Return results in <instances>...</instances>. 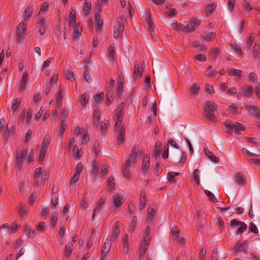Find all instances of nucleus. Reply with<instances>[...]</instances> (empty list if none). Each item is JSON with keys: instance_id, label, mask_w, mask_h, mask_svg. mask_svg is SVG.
Listing matches in <instances>:
<instances>
[{"instance_id": "31", "label": "nucleus", "mask_w": 260, "mask_h": 260, "mask_svg": "<svg viewBox=\"0 0 260 260\" xmlns=\"http://www.w3.org/2000/svg\"><path fill=\"white\" fill-rule=\"evenodd\" d=\"M73 246V243H68L65 246L64 251V255L67 257H69L71 256L72 252V247Z\"/></svg>"}, {"instance_id": "42", "label": "nucleus", "mask_w": 260, "mask_h": 260, "mask_svg": "<svg viewBox=\"0 0 260 260\" xmlns=\"http://www.w3.org/2000/svg\"><path fill=\"white\" fill-rule=\"evenodd\" d=\"M63 99V96L62 95V88L60 86L59 87V91L58 93L56 96V104L58 107H60L61 105L62 100Z\"/></svg>"}, {"instance_id": "29", "label": "nucleus", "mask_w": 260, "mask_h": 260, "mask_svg": "<svg viewBox=\"0 0 260 260\" xmlns=\"http://www.w3.org/2000/svg\"><path fill=\"white\" fill-rule=\"evenodd\" d=\"M252 55L255 59H257L258 57V54L260 52V45L259 43L256 42L252 49Z\"/></svg>"}, {"instance_id": "32", "label": "nucleus", "mask_w": 260, "mask_h": 260, "mask_svg": "<svg viewBox=\"0 0 260 260\" xmlns=\"http://www.w3.org/2000/svg\"><path fill=\"white\" fill-rule=\"evenodd\" d=\"M100 118V112L96 110L94 111L93 114V120L94 123V125L98 127L99 126V120Z\"/></svg>"}, {"instance_id": "20", "label": "nucleus", "mask_w": 260, "mask_h": 260, "mask_svg": "<svg viewBox=\"0 0 260 260\" xmlns=\"http://www.w3.org/2000/svg\"><path fill=\"white\" fill-rule=\"evenodd\" d=\"M228 73L229 76L232 77H237L239 79L242 76V71L239 69L234 68H230L228 69Z\"/></svg>"}, {"instance_id": "44", "label": "nucleus", "mask_w": 260, "mask_h": 260, "mask_svg": "<svg viewBox=\"0 0 260 260\" xmlns=\"http://www.w3.org/2000/svg\"><path fill=\"white\" fill-rule=\"evenodd\" d=\"M115 179L113 176H110L108 179L107 187L108 189L112 190L115 187Z\"/></svg>"}, {"instance_id": "51", "label": "nucleus", "mask_w": 260, "mask_h": 260, "mask_svg": "<svg viewBox=\"0 0 260 260\" xmlns=\"http://www.w3.org/2000/svg\"><path fill=\"white\" fill-rule=\"evenodd\" d=\"M73 27H74V38L75 39H78L80 35L79 25L76 24Z\"/></svg>"}, {"instance_id": "38", "label": "nucleus", "mask_w": 260, "mask_h": 260, "mask_svg": "<svg viewBox=\"0 0 260 260\" xmlns=\"http://www.w3.org/2000/svg\"><path fill=\"white\" fill-rule=\"evenodd\" d=\"M88 100L87 99V94L86 93L80 94L79 102L80 106L82 108H85Z\"/></svg>"}, {"instance_id": "3", "label": "nucleus", "mask_w": 260, "mask_h": 260, "mask_svg": "<svg viewBox=\"0 0 260 260\" xmlns=\"http://www.w3.org/2000/svg\"><path fill=\"white\" fill-rule=\"evenodd\" d=\"M124 108V103L122 102L116 108L114 117L116 119L115 129L119 128L123 120V114L122 113Z\"/></svg>"}, {"instance_id": "14", "label": "nucleus", "mask_w": 260, "mask_h": 260, "mask_svg": "<svg viewBox=\"0 0 260 260\" xmlns=\"http://www.w3.org/2000/svg\"><path fill=\"white\" fill-rule=\"evenodd\" d=\"M247 111L250 113L251 115L255 116L256 118H260V108L258 107L248 106L246 107Z\"/></svg>"}, {"instance_id": "57", "label": "nucleus", "mask_w": 260, "mask_h": 260, "mask_svg": "<svg viewBox=\"0 0 260 260\" xmlns=\"http://www.w3.org/2000/svg\"><path fill=\"white\" fill-rule=\"evenodd\" d=\"M169 156V145L168 144H166L164 146L163 151L162 153V157L164 159H166Z\"/></svg>"}, {"instance_id": "6", "label": "nucleus", "mask_w": 260, "mask_h": 260, "mask_svg": "<svg viewBox=\"0 0 260 260\" xmlns=\"http://www.w3.org/2000/svg\"><path fill=\"white\" fill-rule=\"evenodd\" d=\"M101 3L100 0H98L95 4L96 11L95 12V20L96 23V31H100L102 29L103 24V20L100 15V12L102 9Z\"/></svg>"}, {"instance_id": "4", "label": "nucleus", "mask_w": 260, "mask_h": 260, "mask_svg": "<svg viewBox=\"0 0 260 260\" xmlns=\"http://www.w3.org/2000/svg\"><path fill=\"white\" fill-rule=\"evenodd\" d=\"M125 19L123 17H119L117 19V25L114 26L113 29V37L117 39L122 35L124 29Z\"/></svg>"}, {"instance_id": "33", "label": "nucleus", "mask_w": 260, "mask_h": 260, "mask_svg": "<svg viewBox=\"0 0 260 260\" xmlns=\"http://www.w3.org/2000/svg\"><path fill=\"white\" fill-rule=\"evenodd\" d=\"M18 213L21 218H25L27 214V210L24 208L23 206L21 204L18 208Z\"/></svg>"}, {"instance_id": "5", "label": "nucleus", "mask_w": 260, "mask_h": 260, "mask_svg": "<svg viewBox=\"0 0 260 260\" xmlns=\"http://www.w3.org/2000/svg\"><path fill=\"white\" fill-rule=\"evenodd\" d=\"M45 180V177L43 174L42 168L41 167L36 168L34 173V187H38L40 184H43Z\"/></svg>"}, {"instance_id": "9", "label": "nucleus", "mask_w": 260, "mask_h": 260, "mask_svg": "<svg viewBox=\"0 0 260 260\" xmlns=\"http://www.w3.org/2000/svg\"><path fill=\"white\" fill-rule=\"evenodd\" d=\"M50 143V140L48 136H45L43 138V142L41 144V149L39 154V159L40 161H43L46 153L47 151L49 144Z\"/></svg>"}, {"instance_id": "36", "label": "nucleus", "mask_w": 260, "mask_h": 260, "mask_svg": "<svg viewBox=\"0 0 260 260\" xmlns=\"http://www.w3.org/2000/svg\"><path fill=\"white\" fill-rule=\"evenodd\" d=\"M21 103V99L18 98L15 100L11 108V112H14L18 108Z\"/></svg>"}, {"instance_id": "11", "label": "nucleus", "mask_w": 260, "mask_h": 260, "mask_svg": "<svg viewBox=\"0 0 260 260\" xmlns=\"http://www.w3.org/2000/svg\"><path fill=\"white\" fill-rule=\"evenodd\" d=\"M248 249V243L246 241L242 242L238 241L233 249L234 252H244L247 253Z\"/></svg>"}, {"instance_id": "49", "label": "nucleus", "mask_w": 260, "mask_h": 260, "mask_svg": "<svg viewBox=\"0 0 260 260\" xmlns=\"http://www.w3.org/2000/svg\"><path fill=\"white\" fill-rule=\"evenodd\" d=\"M171 233L172 237L174 239H176L179 236V230L176 226H173Z\"/></svg>"}, {"instance_id": "13", "label": "nucleus", "mask_w": 260, "mask_h": 260, "mask_svg": "<svg viewBox=\"0 0 260 260\" xmlns=\"http://www.w3.org/2000/svg\"><path fill=\"white\" fill-rule=\"evenodd\" d=\"M46 21L43 17H39L38 20V23L39 25V33L40 35H43L45 34L47 28V25H46Z\"/></svg>"}, {"instance_id": "15", "label": "nucleus", "mask_w": 260, "mask_h": 260, "mask_svg": "<svg viewBox=\"0 0 260 260\" xmlns=\"http://www.w3.org/2000/svg\"><path fill=\"white\" fill-rule=\"evenodd\" d=\"M150 157L147 154L145 155L143 157L142 162V171L145 175L147 172L148 168L150 166Z\"/></svg>"}, {"instance_id": "46", "label": "nucleus", "mask_w": 260, "mask_h": 260, "mask_svg": "<svg viewBox=\"0 0 260 260\" xmlns=\"http://www.w3.org/2000/svg\"><path fill=\"white\" fill-rule=\"evenodd\" d=\"M91 8V3L87 0L85 1L84 7L82 10V12L85 15H87L89 13V11Z\"/></svg>"}, {"instance_id": "10", "label": "nucleus", "mask_w": 260, "mask_h": 260, "mask_svg": "<svg viewBox=\"0 0 260 260\" xmlns=\"http://www.w3.org/2000/svg\"><path fill=\"white\" fill-rule=\"evenodd\" d=\"M26 28V22L24 21L20 22L17 29V39L19 42L22 41L24 36L25 35Z\"/></svg>"}, {"instance_id": "62", "label": "nucleus", "mask_w": 260, "mask_h": 260, "mask_svg": "<svg viewBox=\"0 0 260 260\" xmlns=\"http://www.w3.org/2000/svg\"><path fill=\"white\" fill-rule=\"evenodd\" d=\"M249 231L250 232H252L256 234H257L258 232V229L256 225L253 222L250 223V225L249 227Z\"/></svg>"}, {"instance_id": "19", "label": "nucleus", "mask_w": 260, "mask_h": 260, "mask_svg": "<svg viewBox=\"0 0 260 260\" xmlns=\"http://www.w3.org/2000/svg\"><path fill=\"white\" fill-rule=\"evenodd\" d=\"M104 203H105V200L103 199V197H101L98 201L96 207L93 209V214L92 215V220H94V216L95 215V213L96 212L99 213V212H101L102 206L104 204Z\"/></svg>"}, {"instance_id": "12", "label": "nucleus", "mask_w": 260, "mask_h": 260, "mask_svg": "<svg viewBox=\"0 0 260 260\" xmlns=\"http://www.w3.org/2000/svg\"><path fill=\"white\" fill-rule=\"evenodd\" d=\"M200 21L198 19H194L185 25V32H192L200 25Z\"/></svg>"}, {"instance_id": "55", "label": "nucleus", "mask_w": 260, "mask_h": 260, "mask_svg": "<svg viewBox=\"0 0 260 260\" xmlns=\"http://www.w3.org/2000/svg\"><path fill=\"white\" fill-rule=\"evenodd\" d=\"M66 123L64 119L61 120L60 122V125L59 127V133L60 137H62L63 134L64 133L66 130Z\"/></svg>"}, {"instance_id": "27", "label": "nucleus", "mask_w": 260, "mask_h": 260, "mask_svg": "<svg viewBox=\"0 0 260 260\" xmlns=\"http://www.w3.org/2000/svg\"><path fill=\"white\" fill-rule=\"evenodd\" d=\"M28 74L26 73V72H25L23 74V76L21 78V82L19 87V91L21 92V91H23L25 87L26 83V80L27 78Z\"/></svg>"}, {"instance_id": "63", "label": "nucleus", "mask_w": 260, "mask_h": 260, "mask_svg": "<svg viewBox=\"0 0 260 260\" xmlns=\"http://www.w3.org/2000/svg\"><path fill=\"white\" fill-rule=\"evenodd\" d=\"M83 75H84V78L86 82H87L88 83H90L91 82L92 79L90 76L89 72L87 70H86L84 71V72L83 73Z\"/></svg>"}, {"instance_id": "50", "label": "nucleus", "mask_w": 260, "mask_h": 260, "mask_svg": "<svg viewBox=\"0 0 260 260\" xmlns=\"http://www.w3.org/2000/svg\"><path fill=\"white\" fill-rule=\"evenodd\" d=\"M214 35L215 33L214 32H205L203 34L202 38L204 41H210Z\"/></svg>"}, {"instance_id": "23", "label": "nucleus", "mask_w": 260, "mask_h": 260, "mask_svg": "<svg viewBox=\"0 0 260 260\" xmlns=\"http://www.w3.org/2000/svg\"><path fill=\"white\" fill-rule=\"evenodd\" d=\"M33 12V9L32 6H27L24 12V21H27L29 19V18L31 17V16Z\"/></svg>"}, {"instance_id": "41", "label": "nucleus", "mask_w": 260, "mask_h": 260, "mask_svg": "<svg viewBox=\"0 0 260 260\" xmlns=\"http://www.w3.org/2000/svg\"><path fill=\"white\" fill-rule=\"evenodd\" d=\"M74 156L79 159L83 154L81 149H79L77 145H75L73 148Z\"/></svg>"}, {"instance_id": "45", "label": "nucleus", "mask_w": 260, "mask_h": 260, "mask_svg": "<svg viewBox=\"0 0 260 260\" xmlns=\"http://www.w3.org/2000/svg\"><path fill=\"white\" fill-rule=\"evenodd\" d=\"M104 95L103 93H101L97 94L95 95L94 98L93 102L94 103V105L98 104L100 103H101L104 99Z\"/></svg>"}, {"instance_id": "2", "label": "nucleus", "mask_w": 260, "mask_h": 260, "mask_svg": "<svg viewBox=\"0 0 260 260\" xmlns=\"http://www.w3.org/2000/svg\"><path fill=\"white\" fill-rule=\"evenodd\" d=\"M204 108L205 117L210 121L215 122L216 119L214 112L217 108V104L214 102L207 101L205 104Z\"/></svg>"}, {"instance_id": "22", "label": "nucleus", "mask_w": 260, "mask_h": 260, "mask_svg": "<svg viewBox=\"0 0 260 260\" xmlns=\"http://www.w3.org/2000/svg\"><path fill=\"white\" fill-rule=\"evenodd\" d=\"M125 127L123 125H121L120 129L118 133L117 143L120 144L122 142L125 137Z\"/></svg>"}, {"instance_id": "48", "label": "nucleus", "mask_w": 260, "mask_h": 260, "mask_svg": "<svg viewBox=\"0 0 260 260\" xmlns=\"http://www.w3.org/2000/svg\"><path fill=\"white\" fill-rule=\"evenodd\" d=\"M239 226V227L235 232L236 234H242L247 230V225L244 222H242Z\"/></svg>"}, {"instance_id": "34", "label": "nucleus", "mask_w": 260, "mask_h": 260, "mask_svg": "<svg viewBox=\"0 0 260 260\" xmlns=\"http://www.w3.org/2000/svg\"><path fill=\"white\" fill-rule=\"evenodd\" d=\"M26 235L28 237H34L36 235V232L32 230L29 225H26L24 227Z\"/></svg>"}, {"instance_id": "17", "label": "nucleus", "mask_w": 260, "mask_h": 260, "mask_svg": "<svg viewBox=\"0 0 260 260\" xmlns=\"http://www.w3.org/2000/svg\"><path fill=\"white\" fill-rule=\"evenodd\" d=\"M133 163L130 162L129 160H126L123 166V175L124 177L129 178L131 166Z\"/></svg>"}, {"instance_id": "43", "label": "nucleus", "mask_w": 260, "mask_h": 260, "mask_svg": "<svg viewBox=\"0 0 260 260\" xmlns=\"http://www.w3.org/2000/svg\"><path fill=\"white\" fill-rule=\"evenodd\" d=\"M79 174H78L77 173H75L73 176L71 177V180H70V186L71 187H74L76 183V182L78 181L80 177Z\"/></svg>"}, {"instance_id": "52", "label": "nucleus", "mask_w": 260, "mask_h": 260, "mask_svg": "<svg viewBox=\"0 0 260 260\" xmlns=\"http://www.w3.org/2000/svg\"><path fill=\"white\" fill-rule=\"evenodd\" d=\"M193 179L195 181L196 183L198 184H200V171L199 169L194 170L193 173Z\"/></svg>"}, {"instance_id": "47", "label": "nucleus", "mask_w": 260, "mask_h": 260, "mask_svg": "<svg viewBox=\"0 0 260 260\" xmlns=\"http://www.w3.org/2000/svg\"><path fill=\"white\" fill-rule=\"evenodd\" d=\"M236 180L239 185H244L245 184V180L240 173H238L236 175Z\"/></svg>"}, {"instance_id": "53", "label": "nucleus", "mask_w": 260, "mask_h": 260, "mask_svg": "<svg viewBox=\"0 0 260 260\" xmlns=\"http://www.w3.org/2000/svg\"><path fill=\"white\" fill-rule=\"evenodd\" d=\"M58 219V215L56 213H52L51 215L50 223L52 227H54Z\"/></svg>"}, {"instance_id": "16", "label": "nucleus", "mask_w": 260, "mask_h": 260, "mask_svg": "<svg viewBox=\"0 0 260 260\" xmlns=\"http://www.w3.org/2000/svg\"><path fill=\"white\" fill-rule=\"evenodd\" d=\"M120 233V230L118 228V225L115 223L113 225L112 233L111 236L109 237V240L111 241L115 242L116 239L118 237Z\"/></svg>"}, {"instance_id": "56", "label": "nucleus", "mask_w": 260, "mask_h": 260, "mask_svg": "<svg viewBox=\"0 0 260 260\" xmlns=\"http://www.w3.org/2000/svg\"><path fill=\"white\" fill-rule=\"evenodd\" d=\"M150 228L148 226L146 228L145 231L143 232L144 239L145 241L149 240V235L150 233Z\"/></svg>"}, {"instance_id": "7", "label": "nucleus", "mask_w": 260, "mask_h": 260, "mask_svg": "<svg viewBox=\"0 0 260 260\" xmlns=\"http://www.w3.org/2000/svg\"><path fill=\"white\" fill-rule=\"evenodd\" d=\"M224 125L226 127L229 128L230 131L234 132L237 135L240 134L241 130H244V126L237 122L226 121Z\"/></svg>"}, {"instance_id": "35", "label": "nucleus", "mask_w": 260, "mask_h": 260, "mask_svg": "<svg viewBox=\"0 0 260 260\" xmlns=\"http://www.w3.org/2000/svg\"><path fill=\"white\" fill-rule=\"evenodd\" d=\"M108 55L110 60L113 61L115 56V46L113 44H111L108 50Z\"/></svg>"}, {"instance_id": "37", "label": "nucleus", "mask_w": 260, "mask_h": 260, "mask_svg": "<svg viewBox=\"0 0 260 260\" xmlns=\"http://www.w3.org/2000/svg\"><path fill=\"white\" fill-rule=\"evenodd\" d=\"M161 151V143L160 142H157L155 143V147L154 149L153 154L155 157L158 156Z\"/></svg>"}, {"instance_id": "25", "label": "nucleus", "mask_w": 260, "mask_h": 260, "mask_svg": "<svg viewBox=\"0 0 260 260\" xmlns=\"http://www.w3.org/2000/svg\"><path fill=\"white\" fill-rule=\"evenodd\" d=\"M155 214V210L154 207L150 206L148 207L147 211V220L148 222H151L152 220L153 217Z\"/></svg>"}, {"instance_id": "54", "label": "nucleus", "mask_w": 260, "mask_h": 260, "mask_svg": "<svg viewBox=\"0 0 260 260\" xmlns=\"http://www.w3.org/2000/svg\"><path fill=\"white\" fill-rule=\"evenodd\" d=\"M231 47L236 53L241 54L242 53L241 47L237 44H231Z\"/></svg>"}, {"instance_id": "24", "label": "nucleus", "mask_w": 260, "mask_h": 260, "mask_svg": "<svg viewBox=\"0 0 260 260\" xmlns=\"http://www.w3.org/2000/svg\"><path fill=\"white\" fill-rule=\"evenodd\" d=\"M143 73L142 66L139 63H136L134 71V78H137L138 76H141Z\"/></svg>"}, {"instance_id": "21", "label": "nucleus", "mask_w": 260, "mask_h": 260, "mask_svg": "<svg viewBox=\"0 0 260 260\" xmlns=\"http://www.w3.org/2000/svg\"><path fill=\"white\" fill-rule=\"evenodd\" d=\"M113 205L115 207H119L122 204V197L118 193L114 194L112 197Z\"/></svg>"}, {"instance_id": "1", "label": "nucleus", "mask_w": 260, "mask_h": 260, "mask_svg": "<svg viewBox=\"0 0 260 260\" xmlns=\"http://www.w3.org/2000/svg\"><path fill=\"white\" fill-rule=\"evenodd\" d=\"M15 155L16 166L18 169H21L25 160H26L27 165H29L34 160V150L32 149L29 151L27 148H23L20 149L17 147L16 149Z\"/></svg>"}, {"instance_id": "59", "label": "nucleus", "mask_w": 260, "mask_h": 260, "mask_svg": "<svg viewBox=\"0 0 260 260\" xmlns=\"http://www.w3.org/2000/svg\"><path fill=\"white\" fill-rule=\"evenodd\" d=\"M48 3L47 2L45 3L41 7L40 11L38 13V14L40 15H43L45 13V12L48 10Z\"/></svg>"}, {"instance_id": "60", "label": "nucleus", "mask_w": 260, "mask_h": 260, "mask_svg": "<svg viewBox=\"0 0 260 260\" xmlns=\"http://www.w3.org/2000/svg\"><path fill=\"white\" fill-rule=\"evenodd\" d=\"M253 41H254V38L251 35H250L248 37V38L247 40V42H246V47L247 49V50L250 49L251 46H252V45L253 43Z\"/></svg>"}, {"instance_id": "18", "label": "nucleus", "mask_w": 260, "mask_h": 260, "mask_svg": "<svg viewBox=\"0 0 260 260\" xmlns=\"http://www.w3.org/2000/svg\"><path fill=\"white\" fill-rule=\"evenodd\" d=\"M139 151V148L138 147L134 146L132 150L131 154L129 155L127 160H129L130 162L134 164L135 162V160L137 157V154Z\"/></svg>"}, {"instance_id": "61", "label": "nucleus", "mask_w": 260, "mask_h": 260, "mask_svg": "<svg viewBox=\"0 0 260 260\" xmlns=\"http://www.w3.org/2000/svg\"><path fill=\"white\" fill-rule=\"evenodd\" d=\"M137 221V218L136 216H134L133 217L132 220L131 222L130 225H129V230L131 231V232H133L134 230V229L135 228V226L136 225Z\"/></svg>"}, {"instance_id": "64", "label": "nucleus", "mask_w": 260, "mask_h": 260, "mask_svg": "<svg viewBox=\"0 0 260 260\" xmlns=\"http://www.w3.org/2000/svg\"><path fill=\"white\" fill-rule=\"evenodd\" d=\"M179 174H180L179 173H178V172H169L168 173L167 176L168 177V179L170 181H173L174 180V177L175 176L179 175Z\"/></svg>"}, {"instance_id": "28", "label": "nucleus", "mask_w": 260, "mask_h": 260, "mask_svg": "<svg viewBox=\"0 0 260 260\" xmlns=\"http://www.w3.org/2000/svg\"><path fill=\"white\" fill-rule=\"evenodd\" d=\"M112 242H113L110 241L108 238H107L105 240L104 245H103V252H102V253H104V255H105V253H107L110 249Z\"/></svg>"}, {"instance_id": "40", "label": "nucleus", "mask_w": 260, "mask_h": 260, "mask_svg": "<svg viewBox=\"0 0 260 260\" xmlns=\"http://www.w3.org/2000/svg\"><path fill=\"white\" fill-rule=\"evenodd\" d=\"M205 151L206 153V155L207 156L208 158L210 159L211 161H212L214 162H218L219 161V158L218 157L214 155V154L209 150H207L205 149Z\"/></svg>"}, {"instance_id": "8", "label": "nucleus", "mask_w": 260, "mask_h": 260, "mask_svg": "<svg viewBox=\"0 0 260 260\" xmlns=\"http://www.w3.org/2000/svg\"><path fill=\"white\" fill-rule=\"evenodd\" d=\"M253 89L252 86L250 85H243L237 93V98H241L242 96L246 97L251 96L253 94Z\"/></svg>"}, {"instance_id": "39", "label": "nucleus", "mask_w": 260, "mask_h": 260, "mask_svg": "<svg viewBox=\"0 0 260 260\" xmlns=\"http://www.w3.org/2000/svg\"><path fill=\"white\" fill-rule=\"evenodd\" d=\"M123 79L120 76L118 78V87H117V96L120 98L121 96V91L123 88Z\"/></svg>"}, {"instance_id": "30", "label": "nucleus", "mask_w": 260, "mask_h": 260, "mask_svg": "<svg viewBox=\"0 0 260 260\" xmlns=\"http://www.w3.org/2000/svg\"><path fill=\"white\" fill-rule=\"evenodd\" d=\"M216 8V5L215 3H211L206 7L205 11L207 15H211Z\"/></svg>"}, {"instance_id": "58", "label": "nucleus", "mask_w": 260, "mask_h": 260, "mask_svg": "<svg viewBox=\"0 0 260 260\" xmlns=\"http://www.w3.org/2000/svg\"><path fill=\"white\" fill-rule=\"evenodd\" d=\"M205 194L206 196L213 202H217V200L216 198V197L214 196V195L210 191L208 190H206Z\"/></svg>"}, {"instance_id": "26", "label": "nucleus", "mask_w": 260, "mask_h": 260, "mask_svg": "<svg viewBox=\"0 0 260 260\" xmlns=\"http://www.w3.org/2000/svg\"><path fill=\"white\" fill-rule=\"evenodd\" d=\"M76 13L73 9H71L70 14L69 25L71 27H73L76 23Z\"/></svg>"}]
</instances>
